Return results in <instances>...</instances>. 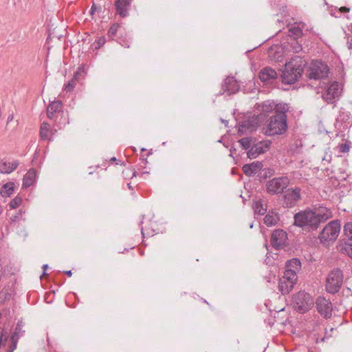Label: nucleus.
Listing matches in <instances>:
<instances>
[{
  "label": "nucleus",
  "mask_w": 352,
  "mask_h": 352,
  "mask_svg": "<svg viewBox=\"0 0 352 352\" xmlns=\"http://www.w3.org/2000/svg\"><path fill=\"white\" fill-rule=\"evenodd\" d=\"M331 217V212L326 208L317 210H305L294 214V225L307 232L316 230L322 223Z\"/></svg>",
  "instance_id": "obj_1"
},
{
  "label": "nucleus",
  "mask_w": 352,
  "mask_h": 352,
  "mask_svg": "<svg viewBox=\"0 0 352 352\" xmlns=\"http://www.w3.org/2000/svg\"><path fill=\"white\" fill-rule=\"evenodd\" d=\"M289 108L287 104H280L276 114L271 117L265 134L270 136L284 134L287 130V115Z\"/></svg>",
  "instance_id": "obj_2"
},
{
  "label": "nucleus",
  "mask_w": 352,
  "mask_h": 352,
  "mask_svg": "<svg viewBox=\"0 0 352 352\" xmlns=\"http://www.w3.org/2000/svg\"><path fill=\"white\" fill-rule=\"evenodd\" d=\"M305 60L300 57L293 58L285 65V69L280 75L283 84H294L301 77L305 67Z\"/></svg>",
  "instance_id": "obj_3"
},
{
  "label": "nucleus",
  "mask_w": 352,
  "mask_h": 352,
  "mask_svg": "<svg viewBox=\"0 0 352 352\" xmlns=\"http://www.w3.org/2000/svg\"><path fill=\"white\" fill-rule=\"evenodd\" d=\"M341 226L340 220H333L328 223L318 235L320 243L324 245L333 243L339 236Z\"/></svg>",
  "instance_id": "obj_4"
},
{
  "label": "nucleus",
  "mask_w": 352,
  "mask_h": 352,
  "mask_svg": "<svg viewBox=\"0 0 352 352\" xmlns=\"http://www.w3.org/2000/svg\"><path fill=\"white\" fill-rule=\"evenodd\" d=\"M344 274L340 268H334L327 275L325 289L331 294H337L343 284Z\"/></svg>",
  "instance_id": "obj_5"
},
{
  "label": "nucleus",
  "mask_w": 352,
  "mask_h": 352,
  "mask_svg": "<svg viewBox=\"0 0 352 352\" xmlns=\"http://www.w3.org/2000/svg\"><path fill=\"white\" fill-rule=\"evenodd\" d=\"M292 303L295 310L304 314L311 309L314 301L310 294L305 291H300L293 296Z\"/></svg>",
  "instance_id": "obj_6"
},
{
  "label": "nucleus",
  "mask_w": 352,
  "mask_h": 352,
  "mask_svg": "<svg viewBox=\"0 0 352 352\" xmlns=\"http://www.w3.org/2000/svg\"><path fill=\"white\" fill-rule=\"evenodd\" d=\"M290 184L287 176H280L270 179L266 182L265 190L270 195L283 194Z\"/></svg>",
  "instance_id": "obj_7"
},
{
  "label": "nucleus",
  "mask_w": 352,
  "mask_h": 352,
  "mask_svg": "<svg viewBox=\"0 0 352 352\" xmlns=\"http://www.w3.org/2000/svg\"><path fill=\"white\" fill-rule=\"evenodd\" d=\"M329 68L328 65L321 60H313L307 69L306 75L308 78L320 80L328 76Z\"/></svg>",
  "instance_id": "obj_8"
},
{
  "label": "nucleus",
  "mask_w": 352,
  "mask_h": 352,
  "mask_svg": "<svg viewBox=\"0 0 352 352\" xmlns=\"http://www.w3.org/2000/svg\"><path fill=\"white\" fill-rule=\"evenodd\" d=\"M301 199V189L299 187L287 188L280 199L282 206L285 208H292L297 205Z\"/></svg>",
  "instance_id": "obj_9"
},
{
  "label": "nucleus",
  "mask_w": 352,
  "mask_h": 352,
  "mask_svg": "<svg viewBox=\"0 0 352 352\" xmlns=\"http://www.w3.org/2000/svg\"><path fill=\"white\" fill-rule=\"evenodd\" d=\"M316 307L318 312L326 319L332 316L333 305L329 299L324 296H318L316 300Z\"/></svg>",
  "instance_id": "obj_10"
},
{
  "label": "nucleus",
  "mask_w": 352,
  "mask_h": 352,
  "mask_svg": "<svg viewBox=\"0 0 352 352\" xmlns=\"http://www.w3.org/2000/svg\"><path fill=\"white\" fill-rule=\"evenodd\" d=\"M272 142L270 140L254 141V145L251 149L247 152L248 157L252 160L258 157L269 151Z\"/></svg>",
  "instance_id": "obj_11"
},
{
  "label": "nucleus",
  "mask_w": 352,
  "mask_h": 352,
  "mask_svg": "<svg viewBox=\"0 0 352 352\" xmlns=\"http://www.w3.org/2000/svg\"><path fill=\"white\" fill-rule=\"evenodd\" d=\"M341 91L342 89H340L338 82L336 81L332 82L322 94V98L327 103H334L338 100Z\"/></svg>",
  "instance_id": "obj_12"
},
{
  "label": "nucleus",
  "mask_w": 352,
  "mask_h": 352,
  "mask_svg": "<svg viewBox=\"0 0 352 352\" xmlns=\"http://www.w3.org/2000/svg\"><path fill=\"white\" fill-rule=\"evenodd\" d=\"M287 239V234L285 231L281 229L274 230L271 236V245L276 250L280 249L285 245Z\"/></svg>",
  "instance_id": "obj_13"
},
{
  "label": "nucleus",
  "mask_w": 352,
  "mask_h": 352,
  "mask_svg": "<svg viewBox=\"0 0 352 352\" xmlns=\"http://www.w3.org/2000/svg\"><path fill=\"white\" fill-rule=\"evenodd\" d=\"M240 85L233 76H228L222 85V92H219L218 95H223L224 93L232 95L239 91Z\"/></svg>",
  "instance_id": "obj_14"
},
{
  "label": "nucleus",
  "mask_w": 352,
  "mask_h": 352,
  "mask_svg": "<svg viewBox=\"0 0 352 352\" xmlns=\"http://www.w3.org/2000/svg\"><path fill=\"white\" fill-rule=\"evenodd\" d=\"M257 127V122L255 119H248L241 122L239 125L238 134L239 135H242L245 134L247 131H253L256 130Z\"/></svg>",
  "instance_id": "obj_15"
},
{
  "label": "nucleus",
  "mask_w": 352,
  "mask_h": 352,
  "mask_svg": "<svg viewBox=\"0 0 352 352\" xmlns=\"http://www.w3.org/2000/svg\"><path fill=\"white\" fill-rule=\"evenodd\" d=\"M263 164L261 162H254L251 164H244L242 167L243 171L246 176L251 177L261 170Z\"/></svg>",
  "instance_id": "obj_16"
},
{
  "label": "nucleus",
  "mask_w": 352,
  "mask_h": 352,
  "mask_svg": "<svg viewBox=\"0 0 352 352\" xmlns=\"http://www.w3.org/2000/svg\"><path fill=\"white\" fill-rule=\"evenodd\" d=\"M130 3V0H116L115 2L116 13L122 18L128 16Z\"/></svg>",
  "instance_id": "obj_17"
},
{
  "label": "nucleus",
  "mask_w": 352,
  "mask_h": 352,
  "mask_svg": "<svg viewBox=\"0 0 352 352\" xmlns=\"http://www.w3.org/2000/svg\"><path fill=\"white\" fill-rule=\"evenodd\" d=\"M258 77L261 81L267 82L277 78L278 74L274 69L267 67L260 72Z\"/></svg>",
  "instance_id": "obj_18"
},
{
  "label": "nucleus",
  "mask_w": 352,
  "mask_h": 352,
  "mask_svg": "<svg viewBox=\"0 0 352 352\" xmlns=\"http://www.w3.org/2000/svg\"><path fill=\"white\" fill-rule=\"evenodd\" d=\"M63 107L62 102L60 100H56L51 102L47 108V116L52 120L55 118L56 113L60 111Z\"/></svg>",
  "instance_id": "obj_19"
},
{
  "label": "nucleus",
  "mask_w": 352,
  "mask_h": 352,
  "mask_svg": "<svg viewBox=\"0 0 352 352\" xmlns=\"http://www.w3.org/2000/svg\"><path fill=\"white\" fill-rule=\"evenodd\" d=\"M36 172L34 168H30L23 179V188H29L36 182Z\"/></svg>",
  "instance_id": "obj_20"
},
{
  "label": "nucleus",
  "mask_w": 352,
  "mask_h": 352,
  "mask_svg": "<svg viewBox=\"0 0 352 352\" xmlns=\"http://www.w3.org/2000/svg\"><path fill=\"white\" fill-rule=\"evenodd\" d=\"M280 104H275L274 102L266 100L261 103L256 104V109L265 113H270L273 111H276L277 107Z\"/></svg>",
  "instance_id": "obj_21"
},
{
  "label": "nucleus",
  "mask_w": 352,
  "mask_h": 352,
  "mask_svg": "<svg viewBox=\"0 0 352 352\" xmlns=\"http://www.w3.org/2000/svg\"><path fill=\"white\" fill-rule=\"evenodd\" d=\"M19 166V162L14 160L12 162L6 161L0 162V173L3 174H9L14 171Z\"/></svg>",
  "instance_id": "obj_22"
},
{
  "label": "nucleus",
  "mask_w": 352,
  "mask_h": 352,
  "mask_svg": "<svg viewBox=\"0 0 352 352\" xmlns=\"http://www.w3.org/2000/svg\"><path fill=\"white\" fill-rule=\"evenodd\" d=\"M296 283L294 282H292L285 278H280L278 283V289L282 294L285 295L289 294Z\"/></svg>",
  "instance_id": "obj_23"
},
{
  "label": "nucleus",
  "mask_w": 352,
  "mask_h": 352,
  "mask_svg": "<svg viewBox=\"0 0 352 352\" xmlns=\"http://www.w3.org/2000/svg\"><path fill=\"white\" fill-rule=\"evenodd\" d=\"M301 268V262L298 258L288 260L285 263V269L294 270L298 272Z\"/></svg>",
  "instance_id": "obj_24"
},
{
  "label": "nucleus",
  "mask_w": 352,
  "mask_h": 352,
  "mask_svg": "<svg viewBox=\"0 0 352 352\" xmlns=\"http://www.w3.org/2000/svg\"><path fill=\"white\" fill-rule=\"evenodd\" d=\"M252 208L255 214L263 215L267 212L266 206H265L261 200L254 201Z\"/></svg>",
  "instance_id": "obj_25"
},
{
  "label": "nucleus",
  "mask_w": 352,
  "mask_h": 352,
  "mask_svg": "<svg viewBox=\"0 0 352 352\" xmlns=\"http://www.w3.org/2000/svg\"><path fill=\"white\" fill-rule=\"evenodd\" d=\"M255 140L252 137H245L238 140L242 148L245 151H249L252 148Z\"/></svg>",
  "instance_id": "obj_26"
},
{
  "label": "nucleus",
  "mask_w": 352,
  "mask_h": 352,
  "mask_svg": "<svg viewBox=\"0 0 352 352\" xmlns=\"http://www.w3.org/2000/svg\"><path fill=\"white\" fill-rule=\"evenodd\" d=\"M14 190V182H8L2 186L0 194L2 197H10Z\"/></svg>",
  "instance_id": "obj_27"
},
{
  "label": "nucleus",
  "mask_w": 352,
  "mask_h": 352,
  "mask_svg": "<svg viewBox=\"0 0 352 352\" xmlns=\"http://www.w3.org/2000/svg\"><path fill=\"white\" fill-rule=\"evenodd\" d=\"M350 113L344 109H341L338 118H336V124H344L349 120Z\"/></svg>",
  "instance_id": "obj_28"
},
{
  "label": "nucleus",
  "mask_w": 352,
  "mask_h": 352,
  "mask_svg": "<svg viewBox=\"0 0 352 352\" xmlns=\"http://www.w3.org/2000/svg\"><path fill=\"white\" fill-rule=\"evenodd\" d=\"M50 126L47 122H43L40 129V136L42 140H49Z\"/></svg>",
  "instance_id": "obj_29"
},
{
  "label": "nucleus",
  "mask_w": 352,
  "mask_h": 352,
  "mask_svg": "<svg viewBox=\"0 0 352 352\" xmlns=\"http://www.w3.org/2000/svg\"><path fill=\"white\" fill-rule=\"evenodd\" d=\"M281 278H285V280L294 282L296 283L298 280L297 272L294 270H285L284 275Z\"/></svg>",
  "instance_id": "obj_30"
},
{
  "label": "nucleus",
  "mask_w": 352,
  "mask_h": 352,
  "mask_svg": "<svg viewBox=\"0 0 352 352\" xmlns=\"http://www.w3.org/2000/svg\"><path fill=\"white\" fill-rule=\"evenodd\" d=\"M277 223V217L273 212L267 213L264 218V223L267 226H272Z\"/></svg>",
  "instance_id": "obj_31"
},
{
  "label": "nucleus",
  "mask_w": 352,
  "mask_h": 352,
  "mask_svg": "<svg viewBox=\"0 0 352 352\" xmlns=\"http://www.w3.org/2000/svg\"><path fill=\"white\" fill-rule=\"evenodd\" d=\"M288 35L294 39H297L302 35V31L299 27H292L288 30Z\"/></svg>",
  "instance_id": "obj_32"
},
{
  "label": "nucleus",
  "mask_w": 352,
  "mask_h": 352,
  "mask_svg": "<svg viewBox=\"0 0 352 352\" xmlns=\"http://www.w3.org/2000/svg\"><path fill=\"white\" fill-rule=\"evenodd\" d=\"M343 232L345 237L352 243V222H347L343 228Z\"/></svg>",
  "instance_id": "obj_33"
},
{
  "label": "nucleus",
  "mask_w": 352,
  "mask_h": 352,
  "mask_svg": "<svg viewBox=\"0 0 352 352\" xmlns=\"http://www.w3.org/2000/svg\"><path fill=\"white\" fill-rule=\"evenodd\" d=\"M78 74V72H76L73 78L67 84L64 85V90H65L67 92H70L73 91V89H74L76 85Z\"/></svg>",
  "instance_id": "obj_34"
},
{
  "label": "nucleus",
  "mask_w": 352,
  "mask_h": 352,
  "mask_svg": "<svg viewBox=\"0 0 352 352\" xmlns=\"http://www.w3.org/2000/svg\"><path fill=\"white\" fill-rule=\"evenodd\" d=\"M341 251L343 254H346L352 260V243L344 242Z\"/></svg>",
  "instance_id": "obj_35"
},
{
  "label": "nucleus",
  "mask_w": 352,
  "mask_h": 352,
  "mask_svg": "<svg viewBox=\"0 0 352 352\" xmlns=\"http://www.w3.org/2000/svg\"><path fill=\"white\" fill-rule=\"evenodd\" d=\"M21 203H22V199L20 197L16 196V197H14V199H12L10 201V202L9 203V206H10V209H14V208H17L18 206H19Z\"/></svg>",
  "instance_id": "obj_36"
},
{
  "label": "nucleus",
  "mask_w": 352,
  "mask_h": 352,
  "mask_svg": "<svg viewBox=\"0 0 352 352\" xmlns=\"http://www.w3.org/2000/svg\"><path fill=\"white\" fill-rule=\"evenodd\" d=\"M25 333V331L22 329V328L14 329V331L12 335L11 340H19V338L21 337Z\"/></svg>",
  "instance_id": "obj_37"
},
{
  "label": "nucleus",
  "mask_w": 352,
  "mask_h": 352,
  "mask_svg": "<svg viewBox=\"0 0 352 352\" xmlns=\"http://www.w3.org/2000/svg\"><path fill=\"white\" fill-rule=\"evenodd\" d=\"M120 28V25H119V24H118V23H114V24H113V25L110 27V28L109 29V30H108V36H109V37H113V36H114L116 34V33H117L118 30V28Z\"/></svg>",
  "instance_id": "obj_38"
},
{
  "label": "nucleus",
  "mask_w": 352,
  "mask_h": 352,
  "mask_svg": "<svg viewBox=\"0 0 352 352\" xmlns=\"http://www.w3.org/2000/svg\"><path fill=\"white\" fill-rule=\"evenodd\" d=\"M24 213L25 212L22 209H20L16 214L12 215V217H10L11 221L13 222H16L19 221Z\"/></svg>",
  "instance_id": "obj_39"
},
{
  "label": "nucleus",
  "mask_w": 352,
  "mask_h": 352,
  "mask_svg": "<svg viewBox=\"0 0 352 352\" xmlns=\"http://www.w3.org/2000/svg\"><path fill=\"white\" fill-rule=\"evenodd\" d=\"M105 43V38L104 37H100L99 38L96 43H95V48L96 49H99L100 47H101L102 45H104Z\"/></svg>",
  "instance_id": "obj_40"
},
{
  "label": "nucleus",
  "mask_w": 352,
  "mask_h": 352,
  "mask_svg": "<svg viewBox=\"0 0 352 352\" xmlns=\"http://www.w3.org/2000/svg\"><path fill=\"white\" fill-rule=\"evenodd\" d=\"M340 151L341 153H346L349 151V145L347 143L339 144Z\"/></svg>",
  "instance_id": "obj_41"
},
{
  "label": "nucleus",
  "mask_w": 352,
  "mask_h": 352,
  "mask_svg": "<svg viewBox=\"0 0 352 352\" xmlns=\"http://www.w3.org/2000/svg\"><path fill=\"white\" fill-rule=\"evenodd\" d=\"M294 46L292 47L295 52H298L302 50L301 45L298 44L297 41H294L293 43Z\"/></svg>",
  "instance_id": "obj_42"
},
{
  "label": "nucleus",
  "mask_w": 352,
  "mask_h": 352,
  "mask_svg": "<svg viewBox=\"0 0 352 352\" xmlns=\"http://www.w3.org/2000/svg\"><path fill=\"white\" fill-rule=\"evenodd\" d=\"M42 268L43 270V273L42 276H41V278H42V276L47 275V274L46 273V270L48 269V265L47 264L43 265Z\"/></svg>",
  "instance_id": "obj_43"
},
{
  "label": "nucleus",
  "mask_w": 352,
  "mask_h": 352,
  "mask_svg": "<svg viewBox=\"0 0 352 352\" xmlns=\"http://www.w3.org/2000/svg\"><path fill=\"white\" fill-rule=\"evenodd\" d=\"M23 326H24L23 322L21 320H20L17 322L15 328H17V329H18L19 328H23Z\"/></svg>",
  "instance_id": "obj_44"
},
{
  "label": "nucleus",
  "mask_w": 352,
  "mask_h": 352,
  "mask_svg": "<svg viewBox=\"0 0 352 352\" xmlns=\"http://www.w3.org/2000/svg\"><path fill=\"white\" fill-rule=\"evenodd\" d=\"M18 340H12V345L10 349H13V351L16 349Z\"/></svg>",
  "instance_id": "obj_45"
},
{
  "label": "nucleus",
  "mask_w": 352,
  "mask_h": 352,
  "mask_svg": "<svg viewBox=\"0 0 352 352\" xmlns=\"http://www.w3.org/2000/svg\"><path fill=\"white\" fill-rule=\"evenodd\" d=\"M340 10L341 12H348L350 10V8L343 6L340 8Z\"/></svg>",
  "instance_id": "obj_46"
},
{
  "label": "nucleus",
  "mask_w": 352,
  "mask_h": 352,
  "mask_svg": "<svg viewBox=\"0 0 352 352\" xmlns=\"http://www.w3.org/2000/svg\"><path fill=\"white\" fill-rule=\"evenodd\" d=\"M96 6L95 4H93L91 8V10H90L89 12H90V14L91 15H93L94 13L96 12Z\"/></svg>",
  "instance_id": "obj_47"
},
{
  "label": "nucleus",
  "mask_w": 352,
  "mask_h": 352,
  "mask_svg": "<svg viewBox=\"0 0 352 352\" xmlns=\"http://www.w3.org/2000/svg\"><path fill=\"white\" fill-rule=\"evenodd\" d=\"M234 151H236V148H235L234 146H232V147L230 148V153L229 156L234 157H233V153H234Z\"/></svg>",
  "instance_id": "obj_48"
},
{
  "label": "nucleus",
  "mask_w": 352,
  "mask_h": 352,
  "mask_svg": "<svg viewBox=\"0 0 352 352\" xmlns=\"http://www.w3.org/2000/svg\"><path fill=\"white\" fill-rule=\"evenodd\" d=\"M14 119V116L13 114H11L8 117V119H7V124L10 123V122H12Z\"/></svg>",
  "instance_id": "obj_49"
},
{
  "label": "nucleus",
  "mask_w": 352,
  "mask_h": 352,
  "mask_svg": "<svg viewBox=\"0 0 352 352\" xmlns=\"http://www.w3.org/2000/svg\"><path fill=\"white\" fill-rule=\"evenodd\" d=\"M64 273H65V274H67V275L68 276H69V277H70V276H72V271H71V270L65 271V272H64Z\"/></svg>",
  "instance_id": "obj_50"
},
{
  "label": "nucleus",
  "mask_w": 352,
  "mask_h": 352,
  "mask_svg": "<svg viewBox=\"0 0 352 352\" xmlns=\"http://www.w3.org/2000/svg\"><path fill=\"white\" fill-rule=\"evenodd\" d=\"M221 122L224 123L226 126H227V125H228V120H224V119H222V118H221Z\"/></svg>",
  "instance_id": "obj_51"
},
{
  "label": "nucleus",
  "mask_w": 352,
  "mask_h": 352,
  "mask_svg": "<svg viewBox=\"0 0 352 352\" xmlns=\"http://www.w3.org/2000/svg\"><path fill=\"white\" fill-rule=\"evenodd\" d=\"M111 160V162H116V161H117V159H116V157H111V160Z\"/></svg>",
  "instance_id": "obj_52"
},
{
  "label": "nucleus",
  "mask_w": 352,
  "mask_h": 352,
  "mask_svg": "<svg viewBox=\"0 0 352 352\" xmlns=\"http://www.w3.org/2000/svg\"><path fill=\"white\" fill-rule=\"evenodd\" d=\"M349 48H352V41L351 42L349 43Z\"/></svg>",
  "instance_id": "obj_53"
},
{
  "label": "nucleus",
  "mask_w": 352,
  "mask_h": 352,
  "mask_svg": "<svg viewBox=\"0 0 352 352\" xmlns=\"http://www.w3.org/2000/svg\"><path fill=\"white\" fill-rule=\"evenodd\" d=\"M141 232H142V236H144V233L143 228H142V229H141Z\"/></svg>",
  "instance_id": "obj_54"
},
{
  "label": "nucleus",
  "mask_w": 352,
  "mask_h": 352,
  "mask_svg": "<svg viewBox=\"0 0 352 352\" xmlns=\"http://www.w3.org/2000/svg\"><path fill=\"white\" fill-rule=\"evenodd\" d=\"M7 352H13V349H10Z\"/></svg>",
  "instance_id": "obj_55"
},
{
  "label": "nucleus",
  "mask_w": 352,
  "mask_h": 352,
  "mask_svg": "<svg viewBox=\"0 0 352 352\" xmlns=\"http://www.w3.org/2000/svg\"><path fill=\"white\" fill-rule=\"evenodd\" d=\"M140 160H142V158H140ZM142 160H143V161H145L146 162H146V159H144V158H142Z\"/></svg>",
  "instance_id": "obj_56"
},
{
  "label": "nucleus",
  "mask_w": 352,
  "mask_h": 352,
  "mask_svg": "<svg viewBox=\"0 0 352 352\" xmlns=\"http://www.w3.org/2000/svg\"><path fill=\"white\" fill-rule=\"evenodd\" d=\"M1 212H2V210H1V209L0 208V214L1 213Z\"/></svg>",
  "instance_id": "obj_57"
}]
</instances>
